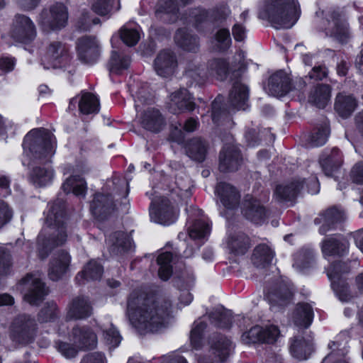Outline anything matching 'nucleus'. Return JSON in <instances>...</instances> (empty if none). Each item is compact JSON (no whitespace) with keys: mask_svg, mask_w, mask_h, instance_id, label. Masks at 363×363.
<instances>
[{"mask_svg":"<svg viewBox=\"0 0 363 363\" xmlns=\"http://www.w3.org/2000/svg\"><path fill=\"white\" fill-rule=\"evenodd\" d=\"M330 134L327 123H324L310 137V143L313 147L323 145L328 140Z\"/></svg>","mask_w":363,"mask_h":363,"instance_id":"5fc2aeb1","label":"nucleus"},{"mask_svg":"<svg viewBox=\"0 0 363 363\" xmlns=\"http://www.w3.org/2000/svg\"><path fill=\"white\" fill-rule=\"evenodd\" d=\"M241 208L243 216L255 223H261L267 217L265 207L252 195L245 196Z\"/></svg>","mask_w":363,"mask_h":363,"instance_id":"f3484780","label":"nucleus"},{"mask_svg":"<svg viewBox=\"0 0 363 363\" xmlns=\"http://www.w3.org/2000/svg\"><path fill=\"white\" fill-rule=\"evenodd\" d=\"M120 9V0H96L92 10L100 16H105Z\"/></svg>","mask_w":363,"mask_h":363,"instance_id":"3c124183","label":"nucleus"},{"mask_svg":"<svg viewBox=\"0 0 363 363\" xmlns=\"http://www.w3.org/2000/svg\"><path fill=\"white\" fill-rule=\"evenodd\" d=\"M78 104L79 109L83 114L97 113L99 111V101L95 95L91 93H82Z\"/></svg>","mask_w":363,"mask_h":363,"instance_id":"c03bdc74","label":"nucleus"},{"mask_svg":"<svg viewBox=\"0 0 363 363\" xmlns=\"http://www.w3.org/2000/svg\"><path fill=\"white\" fill-rule=\"evenodd\" d=\"M211 323L220 328H229L232 324V313L222 306L213 310L208 315Z\"/></svg>","mask_w":363,"mask_h":363,"instance_id":"a19ab883","label":"nucleus"},{"mask_svg":"<svg viewBox=\"0 0 363 363\" xmlns=\"http://www.w3.org/2000/svg\"><path fill=\"white\" fill-rule=\"evenodd\" d=\"M155 194L150 207V215L152 220L162 225L174 223L178 216V211L169 199L163 196H157Z\"/></svg>","mask_w":363,"mask_h":363,"instance_id":"6e6552de","label":"nucleus"},{"mask_svg":"<svg viewBox=\"0 0 363 363\" xmlns=\"http://www.w3.org/2000/svg\"><path fill=\"white\" fill-rule=\"evenodd\" d=\"M349 247L347 241L343 238H328L322 242L321 250L325 257L342 256Z\"/></svg>","mask_w":363,"mask_h":363,"instance_id":"7c9ffc66","label":"nucleus"},{"mask_svg":"<svg viewBox=\"0 0 363 363\" xmlns=\"http://www.w3.org/2000/svg\"><path fill=\"white\" fill-rule=\"evenodd\" d=\"M69 62L68 48L60 42L51 43L43 59L44 67L58 68L65 66Z\"/></svg>","mask_w":363,"mask_h":363,"instance_id":"dca6fc26","label":"nucleus"},{"mask_svg":"<svg viewBox=\"0 0 363 363\" xmlns=\"http://www.w3.org/2000/svg\"><path fill=\"white\" fill-rule=\"evenodd\" d=\"M233 348V343L229 339L221 335H217L211 340L208 353L200 355L197 362L198 363H220L228 358Z\"/></svg>","mask_w":363,"mask_h":363,"instance_id":"1a4fd4ad","label":"nucleus"},{"mask_svg":"<svg viewBox=\"0 0 363 363\" xmlns=\"http://www.w3.org/2000/svg\"><path fill=\"white\" fill-rule=\"evenodd\" d=\"M227 243L230 252L236 255L245 254L250 246L249 237L242 232L230 235Z\"/></svg>","mask_w":363,"mask_h":363,"instance_id":"e433bc0d","label":"nucleus"},{"mask_svg":"<svg viewBox=\"0 0 363 363\" xmlns=\"http://www.w3.org/2000/svg\"><path fill=\"white\" fill-rule=\"evenodd\" d=\"M326 21V35L335 38L341 43L346 42L350 36V29L343 12L334 10L328 14Z\"/></svg>","mask_w":363,"mask_h":363,"instance_id":"9d476101","label":"nucleus"},{"mask_svg":"<svg viewBox=\"0 0 363 363\" xmlns=\"http://www.w3.org/2000/svg\"><path fill=\"white\" fill-rule=\"evenodd\" d=\"M70 337L79 349H91L97 344L96 335L87 326L75 325L72 330Z\"/></svg>","mask_w":363,"mask_h":363,"instance_id":"6ab92c4d","label":"nucleus"},{"mask_svg":"<svg viewBox=\"0 0 363 363\" xmlns=\"http://www.w3.org/2000/svg\"><path fill=\"white\" fill-rule=\"evenodd\" d=\"M65 202L57 199L52 204L45 219V226L37 240L38 255L46 259L57 247L63 245L67 239Z\"/></svg>","mask_w":363,"mask_h":363,"instance_id":"f03ea898","label":"nucleus"},{"mask_svg":"<svg viewBox=\"0 0 363 363\" xmlns=\"http://www.w3.org/2000/svg\"><path fill=\"white\" fill-rule=\"evenodd\" d=\"M193 185L190 183H157L152 188L150 192L146 194L150 197L159 193V189L167 190L171 195L177 196L181 199H187L191 196V188Z\"/></svg>","mask_w":363,"mask_h":363,"instance_id":"b1692460","label":"nucleus"},{"mask_svg":"<svg viewBox=\"0 0 363 363\" xmlns=\"http://www.w3.org/2000/svg\"><path fill=\"white\" fill-rule=\"evenodd\" d=\"M36 332V321L28 314H20L15 317L9 327V335L12 341L23 345L33 342Z\"/></svg>","mask_w":363,"mask_h":363,"instance_id":"39448f33","label":"nucleus"},{"mask_svg":"<svg viewBox=\"0 0 363 363\" xmlns=\"http://www.w3.org/2000/svg\"><path fill=\"white\" fill-rule=\"evenodd\" d=\"M349 271L348 266L341 262L333 263L328 269L327 274L331 280L341 279L340 274Z\"/></svg>","mask_w":363,"mask_h":363,"instance_id":"e2e57ef3","label":"nucleus"},{"mask_svg":"<svg viewBox=\"0 0 363 363\" xmlns=\"http://www.w3.org/2000/svg\"><path fill=\"white\" fill-rule=\"evenodd\" d=\"M176 56L169 50L160 52L155 60V69L158 75L167 77L172 75L177 67Z\"/></svg>","mask_w":363,"mask_h":363,"instance_id":"393cba45","label":"nucleus"},{"mask_svg":"<svg viewBox=\"0 0 363 363\" xmlns=\"http://www.w3.org/2000/svg\"><path fill=\"white\" fill-rule=\"evenodd\" d=\"M331 96V89L327 84H318L311 93L308 101L320 108H323L328 104Z\"/></svg>","mask_w":363,"mask_h":363,"instance_id":"ea45409f","label":"nucleus"},{"mask_svg":"<svg viewBox=\"0 0 363 363\" xmlns=\"http://www.w3.org/2000/svg\"><path fill=\"white\" fill-rule=\"evenodd\" d=\"M208 145L206 141L200 138H194L186 145V155L193 160L201 162L206 156Z\"/></svg>","mask_w":363,"mask_h":363,"instance_id":"f704fd0d","label":"nucleus"},{"mask_svg":"<svg viewBox=\"0 0 363 363\" xmlns=\"http://www.w3.org/2000/svg\"><path fill=\"white\" fill-rule=\"evenodd\" d=\"M56 347L57 350L66 358L74 357L77 354L76 347L68 342H57Z\"/></svg>","mask_w":363,"mask_h":363,"instance_id":"69168bd1","label":"nucleus"},{"mask_svg":"<svg viewBox=\"0 0 363 363\" xmlns=\"http://www.w3.org/2000/svg\"><path fill=\"white\" fill-rule=\"evenodd\" d=\"M110 252L113 255H121L133 248L130 237L125 233L118 231L109 237Z\"/></svg>","mask_w":363,"mask_h":363,"instance_id":"cd10ccee","label":"nucleus"},{"mask_svg":"<svg viewBox=\"0 0 363 363\" xmlns=\"http://www.w3.org/2000/svg\"><path fill=\"white\" fill-rule=\"evenodd\" d=\"M104 338L106 342L112 347L118 346L121 340L118 331L114 328H111L104 332Z\"/></svg>","mask_w":363,"mask_h":363,"instance_id":"774afa93","label":"nucleus"},{"mask_svg":"<svg viewBox=\"0 0 363 363\" xmlns=\"http://www.w3.org/2000/svg\"><path fill=\"white\" fill-rule=\"evenodd\" d=\"M103 267L96 260L89 261L83 270L76 277L79 284H83L84 280H99L103 274Z\"/></svg>","mask_w":363,"mask_h":363,"instance_id":"58836bf2","label":"nucleus"},{"mask_svg":"<svg viewBox=\"0 0 363 363\" xmlns=\"http://www.w3.org/2000/svg\"><path fill=\"white\" fill-rule=\"evenodd\" d=\"M215 192L225 208L234 210L238 207L240 195L230 183H218Z\"/></svg>","mask_w":363,"mask_h":363,"instance_id":"aec40b11","label":"nucleus"},{"mask_svg":"<svg viewBox=\"0 0 363 363\" xmlns=\"http://www.w3.org/2000/svg\"><path fill=\"white\" fill-rule=\"evenodd\" d=\"M59 311L55 303L48 302L38 313V320L40 322H49L58 317Z\"/></svg>","mask_w":363,"mask_h":363,"instance_id":"6e6d98bb","label":"nucleus"},{"mask_svg":"<svg viewBox=\"0 0 363 363\" xmlns=\"http://www.w3.org/2000/svg\"><path fill=\"white\" fill-rule=\"evenodd\" d=\"M196 104L194 98L189 91L184 88L172 92L167 103L168 111L173 114H181L192 111L195 109Z\"/></svg>","mask_w":363,"mask_h":363,"instance_id":"4468645a","label":"nucleus"},{"mask_svg":"<svg viewBox=\"0 0 363 363\" xmlns=\"http://www.w3.org/2000/svg\"><path fill=\"white\" fill-rule=\"evenodd\" d=\"M184 77L188 79L190 86L201 85L206 81L208 72L200 57H196L186 62Z\"/></svg>","mask_w":363,"mask_h":363,"instance_id":"412c9836","label":"nucleus"},{"mask_svg":"<svg viewBox=\"0 0 363 363\" xmlns=\"http://www.w3.org/2000/svg\"><path fill=\"white\" fill-rule=\"evenodd\" d=\"M293 267L300 272L311 267L314 263V254L311 249L303 247L294 255Z\"/></svg>","mask_w":363,"mask_h":363,"instance_id":"79ce46f5","label":"nucleus"},{"mask_svg":"<svg viewBox=\"0 0 363 363\" xmlns=\"http://www.w3.org/2000/svg\"><path fill=\"white\" fill-rule=\"evenodd\" d=\"M174 260V257L171 252H163L160 254L157 262L159 265L158 276L164 281L167 280L172 274V262Z\"/></svg>","mask_w":363,"mask_h":363,"instance_id":"de8ad7c7","label":"nucleus"},{"mask_svg":"<svg viewBox=\"0 0 363 363\" xmlns=\"http://www.w3.org/2000/svg\"><path fill=\"white\" fill-rule=\"evenodd\" d=\"M92 314V307L89 300L83 296L74 298L69 306L67 314V320H81Z\"/></svg>","mask_w":363,"mask_h":363,"instance_id":"a878e982","label":"nucleus"},{"mask_svg":"<svg viewBox=\"0 0 363 363\" xmlns=\"http://www.w3.org/2000/svg\"><path fill=\"white\" fill-rule=\"evenodd\" d=\"M300 15L301 9L296 0H268L259 14L276 29L291 28Z\"/></svg>","mask_w":363,"mask_h":363,"instance_id":"7ed1b4c3","label":"nucleus"},{"mask_svg":"<svg viewBox=\"0 0 363 363\" xmlns=\"http://www.w3.org/2000/svg\"><path fill=\"white\" fill-rule=\"evenodd\" d=\"M152 99V94L149 90V86L146 83L142 84L138 90L135 91L134 100L136 110L140 104L148 103Z\"/></svg>","mask_w":363,"mask_h":363,"instance_id":"bf43d9fd","label":"nucleus"},{"mask_svg":"<svg viewBox=\"0 0 363 363\" xmlns=\"http://www.w3.org/2000/svg\"><path fill=\"white\" fill-rule=\"evenodd\" d=\"M292 293L286 286H280L274 293L270 295V300L275 304L284 306L287 304L291 298Z\"/></svg>","mask_w":363,"mask_h":363,"instance_id":"13d9d810","label":"nucleus"},{"mask_svg":"<svg viewBox=\"0 0 363 363\" xmlns=\"http://www.w3.org/2000/svg\"><path fill=\"white\" fill-rule=\"evenodd\" d=\"M140 122L145 129L152 132L160 131L165 124L162 113L155 108L145 110L140 118Z\"/></svg>","mask_w":363,"mask_h":363,"instance_id":"bb28decb","label":"nucleus"},{"mask_svg":"<svg viewBox=\"0 0 363 363\" xmlns=\"http://www.w3.org/2000/svg\"><path fill=\"white\" fill-rule=\"evenodd\" d=\"M216 39L219 43L220 49L222 50L228 49L231 44L230 32L228 29L219 30L216 35Z\"/></svg>","mask_w":363,"mask_h":363,"instance_id":"338daca9","label":"nucleus"},{"mask_svg":"<svg viewBox=\"0 0 363 363\" xmlns=\"http://www.w3.org/2000/svg\"><path fill=\"white\" fill-rule=\"evenodd\" d=\"M70 255L65 250L54 254L50 262L48 276L52 281L60 279L66 273L70 263Z\"/></svg>","mask_w":363,"mask_h":363,"instance_id":"4be33fe9","label":"nucleus"},{"mask_svg":"<svg viewBox=\"0 0 363 363\" xmlns=\"http://www.w3.org/2000/svg\"><path fill=\"white\" fill-rule=\"evenodd\" d=\"M274 256V251L266 244L257 245L252 255V262L258 268H264L271 264Z\"/></svg>","mask_w":363,"mask_h":363,"instance_id":"72a5a7b5","label":"nucleus"},{"mask_svg":"<svg viewBox=\"0 0 363 363\" xmlns=\"http://www.w3.org/2000/svg\"><path fill=\"white\" fill-rule=\"evenodd\" d=\"M356 106V101L352 96L339 94L336 97L335 108L342 118L350 116L354 111Z\"/></svg>","mask_w":363,"mask_h":363,"instance_id":"37998d69","label":"nucleus"},{"mask_svg":"<svg viewBox=\"0 0 363 363\" xmlns=\"http://www.w3.org/2000/svg\"><path fill=\"white\" fill-rule=\"evenodd\" d=\"M293 321L294 324L305 328L309 327L313 318V311L308 303H298L293 313Z\"/></svg>","mask_w":363,"mask_h":363,"instance_id":"473e14b6","label":"nucleus"},{"mask_svg":"<svg viewBox=\"0 0 363 363\" xmlns=\"http://www.w3.org/2000/svg\"><path fill=\"white\" fill-rule=\"evenodd\" d=\"M249 89L240 82H235L229 94L228 101L233 108L245 110L248 106Z\"/></svg>","mask_w":363,"mask_h":363,"instance_id":"c85d7f7f","label":"nucleus"},{"mask_svg":"<svg viewBox=\"0 0 363 363\" xmlns=\"http://www.w3.org/2000/svg\"><path fill=\"white\" fill-rule=\"evenodd\" d=\"M208 223L203 220H196L189 231V236L194 239L202 238L210 233Z\"/></svg>","mask_w":363,"mask_h":363,"instance_id":"680f3d73","label":"nucleus"},{"mask_svg":"<svg viewBox=\"0 0 363 363\" xmlns=\"http://www.w3.org/2000/svg\"><path fill=\"white\" fill-rule=\"evenodd\" d=\"M303 183H279L274 191V199L280 203L293 201Z\"/></svg>","mask_w":363,"mask_h":363,"instance_id":"2f4dec72","label":"nucleus"},{"mask_svg":"<svg viewBox=\"0 0 363 363\" xmlns=\"http://www.w3.org/2000/svg\"><path fill=\"white\" fill-rule=\"evenodd\" d=\"M292 355L298 359H306L312 352V345L303 337H294L291 344Z\"/></svg>","mask_w":363,"mask_h":363,"instance_id":"a18cd8bd","label":"nucleus"},{"mask_svg":"<svg viewBox=\"0 0 363 363\" xmlns=\"http://www.w3.org/2000/svg\"><path fill=\"white\" fill-rule=\"evenodd\" d=\"M342 163L340 153L337 149H333L330 155L320 159V164L325 174L328 177L332 176L334 170L337 169Z\"/></svg>","mask_w":363,"mask_h":363,"instance_id":"49530a36","label":"nucleus"},{"mask_svg":"<svg viewBox=\"0 0 363 363\" xmlns=\"http://www.w3.org/2000/svg\"><path fill=\"white\" fill-rule=\"evenodd\" d=\"M244 158L238 146L230 136L228 143H225L219 155L218 169L220 172L228 173L237 171L243 164Z\"/></svg>","mask_w":363,"mask_h":363,"instance_id":"0eeeda50","label":"nucleus"},{"mask_svg":"<svg viewBox=\"0 0 363 363\" xmlns=\"http://www.w3.org/2000/svg\"><path fill=\"white\" fill-rule=\"evenodd\" d=\"M175 43L182 49L196 52L199 49V39L186 29H178L174 36Z\"/></svg>","mask_w":363,"mask_h":363,"instance_id":"c9c22d12","label":"nucleus"},{"mask_svg":"<svg viewBox=\"0 0 363 363\" xmlns=\"http://www.w3.org/2000/svg\"><path fill=\"white\" fill-rule=\"evenodd\" d=\"M36 28L32 20L22 14H17L13 20L11 37L16 41L28 43L36 37Z\"/></svg>","mask_w":363,"mask_h":363,"instance_id":"ddd939ff","label":"nucleus"},{"mask_svg":"<svg viewBox=\"0 0 363 363\" xmlns=\"http://www.w3.org/2000/svg\"><path fill=\"white\" fill-rule=\"evenodd\" d=\"M331 282L332 287L340 301H348L351 299L352 295L345 280L341 279L331 281Z\"/></svg>","mask_w":363,"mask_h":363,"instance_id":"4d7b16f0","label":"nucleus"},{"mask_svg":"<svg viewBox=\"0 0 363 363\" xmlns=\"http://www.w3.org/2000/svg\"><path fill=\"white\" fill-rule=\"evenodd\" d=\"M86 183H63L62 189L66 194L72 193L77 196L84 197L86 194Z\"/></svg>","mask_w":363,"mask_h":363,"instance_id":"0e129e2a","label":"nucleus"},{"mask_svg":"<svg viewBox=\"0 0 363 363\" xmlns=\"http://www.w3.org/2000/svg\"><path fill=\"white\" fill-rule=\"evenodd\" d=\"M206 328V323L201 320L194 323L193 328L190 333V340L192 347L199 350L202 346L203 332Z\"/></svg>","mask_w":363,"mask_h":363,"instance_id":"864d4df0","label":"nucleus"},{"mask_svg":"<svg viewBox=\"0 0 363 363\" xmlns=\"http://www.w3.org/2000/svg\"><path fill=\"white\" fill-rule=\"evenodd\" d=\"M155 13L164 21L173 23L178 18V7L173 0H160Z\"/></svg>","mask_w":363,"mask_h":363,"instance_id":"4c0bfd02","label":"nucleus"},{"mask_svg":"<svg viewBox=\"0 0 363 363\" xmlns=\"http://www.w3.org/2000/svg\"><path fill=\"white\" fill-rule=\"evenodd\" d=\"M130 59L128 55H121L116 51H113L109 61V69L112 73L120 74L128 68Z\"/></svg>","mask_w":363,"mask_h":363,"instance_id":"8fccbe9b","label":"nucleus"},{"mask_svg":"<svg viewBox=\"0 0 363 363\" xmlns=\"http://www.w3.org/2000/svg\"><path fill=\"white\" fill-rule=\"evenodd\" d=\"M21 284L26 290L24 300L32 306H38L49 294V289L38 274H27Z\"/></svg>","mask_w":363,"mask_h":363,"instance_id":"423d86ee","label":"nucleus"},{"mask_svg":"<svg viewBox=\"0 0 363 363\" xmlns=\"http://www.w3.org/2000/svg\"><path fill=\"white\" fill-rule=\"evenodd\" d=\"M23 146L28 148L36 157H44L53 154L55 138L46 129H33L26 135Z\"/></svg>","mask_w":363,"mask_h":363,"instance_id":"20e7f679","label":"nucleus"},{"mask_svg":"<svg viewBox=\"0 0 363 363\" xmlns=\"http://www.w3.org/2000/svg\"><path fill=\"white\" fill-rule=\"evenodd\" d=\"M279 335V330L277 326L269 325L262 328L256 325L243 333L241 338L245 344L257 342L273 344L276 342Z\"/></svg>","mask_w":363,"mask_h":363,"instance_id":"2eb2a0df","label":"nucleus"},{"mask_svg":"<svg viewBox=\"0 0 363 363\" xmlns=\"http://www.w3.org/2000/svg\"><path fill=\"white\" fill-rule=\"evenodd\" d=\"M77 48L78 57L84 63L94 62L99 57V44L94 37L84 36L79 38Z\"/></svg>","mask_w":363,"mask_h":363,"instance_id":"a211bd4d","label":"nucleus"},{"mask_svg":"<svg viewBox=\"0 0 363 363\" xmlns=\"http://www.w3.org/2000/svg\"><path fill=\"white\" fill-rule=\"evenodd\" d=\"M90 211L95 218L107 220L117 211L116 200L111 194L96 193L91 202Z\"/></svg>","mask_w":363,"mask_h":363,"instance_id":"f8f14e48","label":"nucleus"},{"mask_svg":"<svg viewBox=\"0 0 363 363\" xmlns=\"http://www.w3.org/2000/svg\"><path fill=\"white\" fill-rule=\"evenodd\" d=\"M121 38L128 46H134L140 40V35L137 29L125 26L121 29Z\"/></svg>","mask_w":363,"mask_h":363,"instance_id":"052dcab7","label":"nucleus"},{"mask_svg":"<svg viewBox=\"0 0 363 363\" xmlns=\"http://www.w3.org/2000/svg\"><path fill=\"white\" fill-rule=\"evenodd\" d=\"M28 178L32 182H50L54 179L52 169L43 167H31Z\"/></svg>","mask_w":363,"mask_h":363,"instance_id":"603ef678","label":"nucleus"},{"mask_svg":"<svg viewBox=\"0 0 363 363\" xmlns=\"http://www.w3.org/2000/svg\"><path fill=\"white\" fill-rule=\"evenodd\" d=\"M321 216L323 218H315L314 223L319 224L322 221L323 222L319 229V232L322 235H325L328 230L334 228L336 223H340L345 219L344 213L336 207L329 208Z\"/></svg>","mask_w":363,"mask_h":363,"instance_id":"c756f323","label":"nucleus"},{"mask_svg":"<svg viewBox=\"0 0 363 363\" xmlns=\"http://www.w3.org/2000/svg\"><path fill=\"white\" fill-rule=\"evenodd\" d=\"M228 72V64L222 59H214L208 62V76L216 77L218 79L223 80L226 78Z\"/></svg>","mask_w":363,"mask_h":363,"instance_id":"09e8293b","label":"nucleus"},{"mask_svg":"<svg viewBox=\"0 0 363 363\" xmlns=\"http://www.w3.org/2000/svg\"><path fill=\"white\" fill-rule=\"evenodd\" d=\"M172 303L167 299L155 300L145 294H132L127 303L125 315L140 335L157 333L169 324Z\"/></svg>","mask_w":363,"mask_h":363,"instance_id":"f257e3e1","label":"nucleus"},{"mask_svg":"<svg viewBox=\"0 0 363 363\" xmlns=\"http://www.w3.org/2000/svg\"><path fill=\"white\" fill-rule=\"evenodd\" d=\"M266 89L268 94L273 96L281 97L284 96L291 89L289 76L283 71L274 73L269 77Z\"/></svg>","mask_w":363,"mask_h":363,"instance_id":"5701e85b","label":"nucleus"},{"mask_svg":"<svg viewBox=\"0 0 363 363\" xmlns=\"http://www.w3.org/2000/svg\"><path fill=\"white\" fill-rule=\"evenodd\" d=\"M67 20V9L64 4L57 3L49 11L43 10L41 12L39 23L44 29H60L65 26Z\"/></svg>","mask_w":363,"mask_h":363,"instance_id":"9b49d317","label":"nucleus"}]
</instances>
